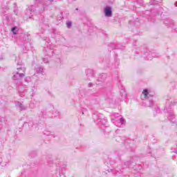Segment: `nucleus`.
Masks as SVG:
<instances>
[{"mask_svg": "<svg viewBox=\"0 0 177 177\" xmlns=\"http://www.w3.org/2000/svg\"><path fill=\"white\" fill-rule=\"evenodd\" d=\"M111 121L114 125L119 128L124 127V118L117 116L115 113L111 115Z\"/></svg>", "mask_w": 177, "mask_h": 177, "instance_id": "1", "label": "nucleus"}, {"mask_svg": "<svg viewBox=\"0 0 177 177\" xmlns=\"http://www.w3.org/2000/svg\"><path fill=\"white\" fill-rule=\"evenodd\" d=\"M17 71L16 73L12 76V80L14 81H17V80H20V78H23L24 77V73H20L21 71L24 73L26 71V68L19 66L17 68Z\"/></svg>", "mask_w": 177, "mask_h": 177, "instance_id": "2", "label": "nucleus"}, {"mask_svg": "<svg viewBox=\"0 0 177 177\" xmlns=\"http://www.w3.org/2000/svg\"><path fill=\"white\" fill-rule=\"evenodd\" d=\"M96 115L97 119L95 120L96 124H99L100 125H106V123L107 122V118H104L102 113H97Z\"/></svg>", "mask_w": 177, "mask_h": 177, "instance_id": "3", "label": "nucleus"}, {"mask_svg": "<svg viewBox=\"0 0 177 177\" xmlns=\"http://www.w3.org/2000/svg\"><path fill=\"white\" fill-rule=\"evenodd\" d=\"M27 88V85L26 84H21L18 86L17 89L21 97H24Z\"/></svg>", "mask_w": 177, "mask_h": 177, "instance_id": "4", "label": "nucleus"}, {"mask_svg": "<svg viewBox=\"0 0 177 177\" xmlns=\"http://www.w3.org/2000/svg\"><path fill=\"white\" fill-rule=\"evenodd\" d=\"M104 15L106 17H111V16H113V10H111V7L106 6L104 8Z\"/></svg>", "mask_w": 177, "mask_h": 177, "instance_id": "5", "label": "nucleus"}, {"mask_svg": "<svg viewBox=\"0 0 177 177\" xmlns=\"http://www.w3.org/2000/svg\"><path fill=\"white\" fill-rule=\"evenodd\" d=\"M106 78H107V75L106 74L100 75L96 84L100 85V84H102V82H104V81H106Z\"/></svg>", "mask_w": 177, "mask_h": 177, "instance_id": "6", "label": "nucleus"}, {"mask_svg": "<svg viewBox=\"0 0 177 177\" xmlns=\"http://www.w3.org/2000/svg\"><path fill=\"white\" fill-rule=\"evenodd\" d=\"M168 120L171 122H173V124H175V122H176V118H175V114H174V112L171 111L170 113H169Z\"/></svg>", "mask_w": 177, "mask_h": 177, "instance_id": "7", "label": "nucleus"}, {"mask_svg": "<svg viewBox=\"0 0 177 177\" xmlns=\"http://www.w3.org/2000/svg\"><path fill=\"white\" fill-rule=\"evenodd\" d=\"M17 107H19V110L21 111H23L24 110H27V106H24L21 102H17L16 104Z\"/></svg>", "mask_w": 177, "mask_h": 177, "instance_id": "8", "label": "nucleus"}, {"mask_svg": "<svg viewBox=\"0 0 177 177\" xmlns=\"http://www.w3.org/2000/svg\"><path fill=\"white\" fill-rule=\"evenodd\" d=\"M36 71H37V73H38V74H41L42 75H44V74H45V69H44V68H42L41 66L37 68Z\"/></svg>", "mask_w": 177, "mask_h": 177, "instance_id": "9", "label": "nucleus"}, {"mask_svg": "<svg viewBox=\"0 0 177 177\" xmlns=\"http://www.w3.org/2000/svg\"><path fill=\"white\" fill-rule=\"evenodd\" d=\"M145 103L147 107H152V106L154 104V102L151 100H147Z\"/></svg>", "mask_w": 177, "mask_h": 177, "instance_id": "10", "label": "nucleus"}, {"mask_svg": "<svg viewBox=\"0 0 177 177\" xmlns=\"http://www.w3.org/2000/svg\"><path fill=\"white\" fill-rule=\"evenodd\" d=\"M31 46V44H30V43H27L26 44L24 45V51H28L30 50V48Z\"/></svg>", "mask_w": 177, "mask_h": 177, "instance_id": "11", "label": "nucleus"}, {"mask_svg": "<svg viewBox=\"0 0 177 177\" xmlns=\"http://www.w3.org/2000/svg\"><path fill=\"white\" fill-rule=\"evenodd\" d=\"M130 164H131V161H126V162H124V165H123L122 167V169H125V168H127V167H129Z\"/></svg>", "mask_w": 177, "mask_h": 177, "instance_id": "12", "label": "nucleus"}, {"mask_svg": "<svg viewBox=\"0 0 177 177\" xmlns=\"http://www.w3.org/2000/svg\"><path fill=\"white\" fill-rule=\"evenodd\" d=\"M142 94L144 95L145 97H148L150 96V94H149V91L147 89H145L142 91Z\"/></svg>", "mask_w": 177, "mask_h": 177, "instance_id": "13", "label": "nucleus"}, {"mask_svg": "<svg viewBox=\"0 0 177 177\" xmlns=\"http://www.w3.org/2000/svg\"><path fill=\"white\" fill-rule=\"evenodd\" d=\"M86 75L87 77H94L95 74L92 71H87Z\"/></svg>", "mask_w": 177, "mask_h": 177, "instance_id": "14", "label": "nucleus"}, {"mask_svg": "<svg viewBox=\"0 0 177 177\" xmlns=\"http://www.w3.org/2000/svg\"><path fill=\"white\" fill-rule=\"evenodd\" d=\"M44 135H46L47 136H53V134H52V132L50 131H45L44 132ZM55 138V136H53Z\"/></svg>", "mask_w": 177, "mask_h": 177, "instance_id": "15", "label": "nucleus"}, {"mask_svg": "<svg viewBox=\"0 0 177 177\" xmlns=\"http://www.w3.org/2000/svg\"><path fill=\"white\" fill-rule=\"evenodd\" d=\"M35 1V3H44V2H45V1H46V2H48V0H34Z\"/></svg>", "mask_w": 177, "mask_h": 177, "instance_id": "16", "label": "nucleus"}, {"mask_svg": "<svg viewBox=\"0 0 177 177\" xmlns=\"http://www.w3.org/2000/svg\"><path fill=\"white\" fill-rule=\"evenodd\" d=\"M151 5H153V6L156 5H158V1L156 0H152L150 1Z\"/></svg>", "mask_w": 177, "mask_h": 177, "instance_id": "17", "label": "nucleus"}, {"mask_svg": "<svg viewBox=\"0 0 177 177\" xmlns=\"http://www.w3.org/2000/svg\"><path fill=\"white\" fill-rule=\"evenodd\" d=\"M28 12H32L33 13L35 12V9L34 8V6H30Z\"/></svg>", "mask_w": 177, "mask_h": 177, "instance_id": "18", "label": "nucleus"}, {"mask_svg": "<svg viewBox=\"0 0 177 177\" xmlns=\"http://www.w3.org/2000/svg\"><path fill=\"white\" fill-rule=\"evenodd\" d=\"M72 24H73V23H72L71 21H68V22L66 23V27H67V28H70V27H71Z\"/></svg>", "mask_w": 177, "mask_h": 177, "instance_id": "19", "label": "nucleus"}, {"mask_svg": "<svg viewBox=\"0 0 177 177\" xmlns=\"http://www.w3.org/2000/svg\"><path fill=\"white\" fill-rule=\"evenodd\" d=\"M11 30L15 35H16V34H17V32L16 31V28H15V27L12 28Z\"/></svg>", "mask_w": 177, "mask_h": 177, "instance_id": "20", "label": "nucleus"}, {"mask_svg": "<svg viewBox=\"0 0 177 177\" xmlns=\"http://www.w3.org/2000/svg\"><path fill=\"white\" fill-rule=\"evenodd\" d=\"M31 81V77H26L25 78V82H30Z\"/></svg>", "mask_w": 177, "mask_h": 177, "instance_id": "21", "label": "nucleus"}, {"mask_svg": "<svg viewBox=\"0 0 177 177\" xmlns=\"http://www.w3.org/2000/svg\"><path fill=\"white\" fill-rule=\"evenodd\" d=\"M3 10L4 12H6V10H9V7L8 6H6L5 8H3Z\"/></svg>", "mask_w": 177, "mask_h": 177, "instance_id": "22", "label": "nucleus"}, {"mask_svg": "<svg viewBox=\"0 0 177 177\" xmlns=\"http://www.w3.org/2000/svg\"><path fill=\"white\" fill-rule=\"evenodd\" d=\"M93 85H95L93 83L90 82V83H88V88H92V86H93Z\"/></svg>", "mask_w": 177, "mask_h": 177, "instance_id": "23", "label": "nucleus"}, {"mask_svg": "<svg viewBox=\"0 0 177 177\" xmlns=\"http://www.w3.org/2000/svg\"><path fill=\"white\" fill-rule=\"evenodd\" d=\"M55 0H47V3H49V2H54Z\"/></svg>", "mask_w": 177, "mask_h": 177, "instance_id": "24", "label": "nucleus"}, {"mask_svg": "<svg viewBox=\"0 0 177 177\" xmlns=\"http://www.w3.org/2000/svg\"><path fill=\"white\" fill-rule=\"evenodd\" d=\"M43 62H44V63H48V61H47L46 58H44V59H43Z\"/></svg>", "mask_w": 177, "mask_h": 177, "instance_id": "25", "label": "nucleus"}, {"mask_svg": "<svg viewBox=\"0 0 177 177\" xmlns=\"http://www.w3.org/2000/svg\"><path fill=\"white\" fill-rule=\"evenodd\" d=\"M173 104H177V100H174L173 101Z\"/></svg>", "mask_w": 177, "mask_h": 177, "instance_id": "26", "label": "nucleus"}, {"mask_svg": "<svg viewBox=\"0 0 177 177\" xmlns=\"http://www.w3.org/2000/svg\"><path fill=\"white\" fill-rule=\"evenodd\" d=\"M46 6H48V5H47L46 3H44V4L43 5L44 9H45V7H46Z\"/></svg>", "mask_w": 177, "mask_h": 177, "instance_id": "27", "label": "nucleus"}, {"mask_svg": "<svg viewBox=\"0 0 177 177\" xmlns=\"http://www.w3.org/2000/svg\"><path fill=\"white\" fill-rule=\"evenodd\" d=\"M53 54V51H51V54H48V56H52Z\"/></svg>", "mask_w": 177, "mask_h": 177, "instance_id": "28", "label": "nucleus"}, {"mask_svg": "<svg viewBox=\"0 0 177 177\" xmlns=\"http://www.w3.org/2000/svg\"><path fill=\"white\" fill-rule=\"evenodd\" d=\"M147 60H151V59L148 57V58H147Z\"/></svg>", "mask_w": 177, "mask_h": 177, "instance_id": "29", "label": "nucleus"}, {"mask_svg": "<svg viewBox=\"0 0 177 177\" xmlns=\"http://www.w3.org/2000/svg\"><path fill=\"white\" fill-rule=\"evenodd\" d=\"M93 118H94V120H95V116H93Z\"/></svg>", "mask_w": 177, "mask_h": 177, "instance_id": "30", "label": "nucleus"}]
</instances>
